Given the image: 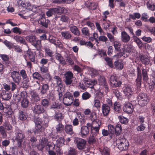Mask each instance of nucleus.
<instances>
[{
    "label": "nucleus",
    "instance_id": "obj_26",
    "mask_svg": "<svg viewBox=\"0 0 155 155\" xmlns=\"http://www.w3.org/2000/svg\"><path fill=\"white\" fill-rule=\"evenodd\" d=\"M97 125L95 126V124L91 128V131L92 135H96L98 134L99 130L100 127V124L97 123Z\"/></svg>",
    "mask_w": 155,
    "mask_h": 155
},
{
    "label": "nucleus",
    "instance_id": "obj_63",
    "mask_svg": "<svg viewBox=\"0 0 155 155\" xmlns=\"http://www.w3.org/2000/svg\"><path fill=\"white\" fill-rule=\"evenodd\" d=\"M95 135H92L89 137L88 142L90 143H95L96 141V139L95 137Z\"/></svg>",
    "mask_w": 155,
    "mask_h": 155
},
{
    "label": "nucleus",
    "instance_id": "obj_60",
    "mask_svg": "<svg viewBox=\"0 0 155 155\" xmlns=\"http://www.w3.org/2000/svg\"><path fill=\"white\" fill-rule=\"evenodd\" d=\"M126 50L125 49V48H123L120 51L121 54L125 58L127 57L129 55L128 53L127 52H126Z\"/></svg>",
    "mask_w": 155,
    "mask_h": 155
},
{
    "label": "nucleus",
    "instance_id": "obj_51",
    "mask_svg": "<svg viewBox=\"0 0 155 155\" xmlns=\"http://www.w3.org/2000/svg\"><path fill=\"white\" fill-rule=\"evenodd\" d=\"M50 108L51 109L58 110L60 108V106L58 103H53L51 105Z\"/></svg>",
    "mask_w": 155,
    "mask_h": 155
},
{
    "label": "nucleus",
    "instance_id": "obj_7",
    "mask_svg": "<svg viewBox=\"0 0 155 155\" xmlns=\"http://www.w3.org/2000/svg\"><path fill=\"white\" fill-rule=\"evenodd\" d=\"M50 43L57 46L60 48H63V46L62 44L58 39L52 35H49V38L47 39Z\"/></svg>",
    "mask_w": 155,
    "mask_h": 155
},
{
    "label": "nucleus",
    "instance_id": "obj_6",
    "mask_svg": "<svg viewBox=\"0 0 155 155\" xmlns=\"http://www.w3.org/2000/svg\"><path fill=\"white\" fill-rule=\"evenodd\" d=\"M120 143L118 144L117 147L120 151L125 150L127 149L128 141L124 137L120 138L119 139Z\"/></svg>",
    "mask_w": 155,
    "mask_h": 155
},
{
    "label": "nucleus",
    "instance_id": "obj_52",
    "mask_svg": "<svg viewBox=\"0 0 155 155\" xmlns=\"http://www.w3.org/2000/svg\"><path fill=\"white\" fill-rule=\"evenodd\" d=\"M40 143L42 144L43 145L44 147L45 146H48L49 147H50L48 144L49 142L48 140L45 138H42Z\"/></svg>",
    "mask_w": 155,
    "mask_h": 155
},
{
    "label": "nucleus",
    "instance_id": "obj_13",
    "mask_svg": "<svg viewBox=\"0 0 155 155\" xmlns=\"http://www.w3.org/2000/svg\"><path fill=\"white\" fill-rule=\"evenodd\" d=\"M123 111L127 114H130L134 110V107L131 103L130 102L125 103L123 107Z\"/></svg>",
    "mask_w": 155,
    "mask_h": 155
},
{
    "label": "nucleus",
    "instance_id": "obj_39",
    "mask_svg": "<svg viewBox=\"0 0 155 155\" xmlns=\"http://www.w3.org/2000/svg\"><path fill=\"white\" fill-rule=\"evenodd\" d=\"M32 77L34 79L41 81H43L44 79L41 75L38 72L34 73L32 74Z\"/></svg>",
    "mask_w": 155,
    "mask_h": 155
},
{
    "label": "nucleus",
    "instance_id": "obj_32",
    "mask_svg": "<svg viewBox=\"0 0 155 155\" xmlns=\"http://www.w3.org/2000/svg\"><path fill=\"white\" fill-rule=\"evenodd\" d=\"M54 118L58 122H60L63 119L62 114L60 111L55 112Z\"/></svg>",
    "mask_w": 155,
    "mask_h": 155
},
{
    "label": "nucleus",
    "instance_id": "obj_47",
    "mask_svg": "<svg viewBox=\"0 0 155 155\" xmlns=\"http://www.w3.org/2000/svg\"><path fill=\"white\" fill-rule=\"evenodd\" d=\"M28 99L24 98L21 102V106L23 107L26 108L28 107Z\"/></svg>",
    "mask_w": 155,
    "mask_h": 155
},
{
    "label": "nucleus",
    "instance_id": "obj_38",
    "mask_svg": "<svg viewBox=\"0 0 155 155\" xmlns=\"http://www.w3.org/2000/svg\"><path fill=\"white\" fill-rule=\"evenodd\" d=\"M32 45H33L36 49V50L39 51L40 50L41 47V40H37L33 44H32Z\"/></svg>",
    "mask_w": 155,
    "mask_h": 155
},
{
    "label": "nucleus",
    "instance_id": "obj_55",
    "mask_svg": "<svg viewBox=\"0 0 155 155\" xmlns=\"http://www.w3.org/2000/svg\"><path fill=\"white\" fill-rule=\"evenodd\" d=\"M105 61L107 62L108 65L111 68L113 67L112 59L108 57H106L104 58Z\"/></svg>",
    "mask_w": 155,
    "mask_h": 155
},
{
    "label": "nucleus",
    "instance_id": "obj_57",
    "mask_svg": "<svg viewBox=\"0 0 155 155\" xmlns=\"http://www.w3.org/2000/svg\"><path fill=\"white\" fill-rule=\"evenodd\" d=\"M13 48L15 51L20 54H21L22 52V50L21 48L18 45L13 46Z\"/></svg>",
    "mask_w": 155,
    "mask_h": 155
},
{
    "label": "nucleus",
    "instance_id": "obj_8",
    "mask_svg": "<svg viewBox=\"0 0 155 155\" xmlns=\"http://www.w3.org/2000/svg\"><path fill=\"white\" fill-rule=\"evenodd\" d=\"M32 110L34 114L38 115L43 114L45 112V108L40 104H36L32 107Z\"/></svg>",
    "mask_w": 155,
    "mask_h": 155
},
{
    "label": "nucleus",
    "instance_id": "obj_25",
    "mask_svg": "<svg viewBox=\"0 0 155 155\" xmlns=\"http://www.w3.org/2000/svg\"><path fill=\"white\" fill-rule=\"evenodd\" d=\"M121 40L122 41L127 43L130 40V37L129 35L125 31H123L121 33Z\"/></svg>",
    "mask_w": 155,
    "mask_h": 155
},
{
    "label": "nucleus",
    "instance_id": "obj_61",
    "mask_svg": "<svg viewBox=\"0 0 155 155\" xmlns=\"http://www.w3.org/2000/svg\"><path fill=\"white\" fill-rule=\"evenodd\" d=\"M12 31L14 33H18L20 35L21 33L22 30L20 28L17 27H15L12 29Z\"/></svg>",
    "mask_w": 155,
    "mask_h": 155
},
{
    "label": "nucleus",
    "instance_id": "obj_31",
    "mask_svg": "<svg viewBox=\"0 0 155 155\" xmlns=\"http://www.w3.org/2000/svg\"><path fill=\"white\" fill-rule=\"evenodd\" d=\"M40 104L43 107L47 108L50 105V103L48 99L45 98L41 100Z\"/></svg>",
    "mask_w": 155,
    "mask_h": 155
},
{
    "label": "nucleus",
    "instance_id": "obj_56",
    "mask_svg": "<svg viewBox=\"0 0 155 155\" xmlns=\"http://www.w3.org/2000/svg\"><path fill=\"white\" fill-rule=\"evenodd\" d=\"M91 95L87 92L83 93L82 96V98L83 100H86L90 98Z\"/></svg>",
    "mask_w": 155,
    "mask_h": 155
},
{
    "label": "nucleus",
    "instance_id": "obj_11",
    "mask_svg": "<svg viewBox=\"0 0 155 155\" xmlns=\"http://www.w3.org/2000/svg\"><path fill=\"white\" fill-rule=\"evenodd\" d=\"M110 82L111 86L114 87H119L122 83L120 81H117L116 77L114 75H111L110 78Z\"/></svg>",
    "mask_w": 155,
    "mask_h": 155
},
{
    "label": "nucleus",
    "instance_id": "obj_62",
    "mask_svg": "<svg viewBox=\"0 0 155 155\" xmlns=\"http://www.w3.org/2000/svg\"><path fill=\"white\" fill-rule=\"evenodd\" d=\"M112 92L117 98H118L120 97V93L117 89L115 88L113 89H112Z\"/></svg>",
    "mask_w": 155,
    "mask_h": 155
},
{
    "label": "nucleus",
    "instance_id": "obj_48",
    "mask_svg": "<svg viewBox=\"0 0 155 155\" xmlns=\"http://www.w3.org/2000/svg\"><path fill=\"white\" fill-rule=\"evenodd\" d=\"M129 16L130 18L133 20H135L136 18H139L141 16V15L138 13H134V15H130Z\"/></svg>",
    "mask_w": 155,
    "mask_h": 155
},
{
    "label": "nucleus",
    "instance_id": "obj_3",
    "mask_svg": "<svg viewBox=\"0 0 155 155\" xmlns=\"http://www.w3.org/2000/svg\"><path fill=\"white\" fill-rule=\"evenodd\" d=\"M34 121L35 124V130L34 131V134H38L43 131V129L41 124L42 123V119L38 117H35Z\"/></svg>",
    "mask_w": 155,
    "mask_h": 155
},
{
    "label": "nucleus",
    "instance_id": "obj_46",
    "mask_svg": "<svg viewBox=\"0 0 155 155\" xmlns=\"http://www.w3.org/2000/svg\"><path fill=\"white\" fill-rule=\"evenodd\" d=\"M118 118L122 124H126L128 122V119L122 116H119Z\"/></svg>",
    "mask_w": 155,
    "mask_h": 155
},
{
    "label": "nucleus",
    "instance_id": "obj_37",
    "mask_svg": "<svg viewBox=\"0 0 155 155\" xmlns=\"http://www.w3.org/2000/svg\"><path fill=\"white\" fill-rule=\"evenodd\" d=\"M14 39L18 42L24 44H26L25 39L21 37L16 35L14 37Z\"/></svg>",
    "mask_w": 155,
    "mask_h": 155
},
{
    "label": "nucleus",
    "instance_id": "obj_36",
    "mask_svg": "<svg viewBox=\"0 0 155 155\" xmlns=\"http://www.w3.org/2000/svg\"><path fill=\"white\" fill-rule=\"evenodd\" d=\"M26 55L31 61L35 62V54L32 52L28 50L26 52Z\"/></svg>",
    "mask_w": 155,
    "mask_h": 155
},
{
    "label": "nucleus",
    "instance_id": "obj_1",
    "mask_svg": "<svg viewBox=\"0 0 155 155\" xmlns=\"http://www.w3.org/2000/svg\"><path fill=\"white\" fill-rule=\"evenodd\" d=\"M137 77L136 79V81L137 86L140 87L141 84L142 74L141 70L139 67H138L137 68ZM142 73L143 81L145 82H147L149 78L146 70L143 68H142Z\"/></svg>",
    "mask_w": 155,
    "mask_h": 155
},
{
    "label": "nucleus",
    "instance_id": "obj_33",
    "mask_svg": "<svg viewBox=\"0 0 155 155\" xmlns=\"http://www.w3.org/2000/svg\"><path fill=\"white\" fill-rule=\"evenodd\" d=\"M6 116L7 117L11 118L13 122L15 121L14 120L15 116L14 114L13 111L12 110H8L6 112Z\"/></svg>",
    "mask_w": 155,
    "mask_h": 155
},
{
    "label": "nucleus",
    "instance_id": "obj_9",
    "mask_svg": "<svg viewBox=\"0 0 155 155\" xmlns=\"http://www.w3.org/2000/svg\"><path fill=\"white\" fill-rule=\"evenodd\" d=\"M74 142L77 144L78 148L79 150H82L85 148L86 141L83 139L77 137L74 140Z\"/></svg>",
    "mask_w": 155,
    "mask_h": 155
},
{
    "label": "nucleus",
    "instance_id": "obj_27",
    "mask_svg": "<svg viewBox=\"0 0 155 155\" xmlns=\"http://www.w3.org/2000/svg\"><path fill=\"white\" fill-rule=\"evenodd\" d=\"M25 93L23 92H21L20 94H14L13 95V97L15 101L17 102L20 101L21 98L23 99L25 97Z\"/></svg>",
    "mask_w": 155,
    "mask_h": 155
},
{
    "label": "nucleus",
    "instance_id": "obj_10",
    "mask_svg": "<svg viewBox=\"0 0 155 155\" xmlns=\"http://www.w3.org/2000/svg\"><path fill=\"white\" fill-rule=\"evenodd\" d=\"M38 23L45 28H48V25L50 24V20L45 18L44 15L39 19Z\"/></svg>",
    "mask_w": 155,
    "mask_h": 155
},
{
    "label": "nucleus",
    "instance_id": "obj_45",
    "mask_svg": "<svg viewBox=\"0 0 155 155\" xmlns=\"http://www.w3.org/2000/svg\"><path fill=\"white\" fill-rule=\"evenodd\" d=\"M20 74L23 79H26V81L27 82H29V79L27 78V75L26 73V71L25 70H21L20 71Z\"/></svg>",
    "mask_w": 155,
    "mask_h": 155
},
{
    "label": "nucleus",
    "instance_id": "obj_14",
    "mask_svg": "<svg viewBox=\"0 0 155 155\" xmlns=\"http://www.w3.org/2000/svg\"><path fill=\"white\" fill-rule=\"evenodd\" d=\"M31 94V103L32 104H35L39 101L40 98L37 93L34 91H32Z\"/></svg>",
    "mask_w": 155,
    "mask_h": 155
},
{
    "label": "nucleus",
    "instance_id": "obj_50",
    "mask_svg": "<svg viewBox=\"0 0 155 155\" xmlns=\"http://www.w3.org/2000/svg\"><path fill=\"white\" fill-rule=\"evenodd\" d=\"M94 105L95 106L97 109H100L101 107V102L100 100L97 99H96L95 98V100L94 101Z\"/></svg>",
    "mask_w": 155,
    "mask_h": 155
},
{
    "label": "nucleus",
    "instance_id": "obj_4",
    "mask_svg": "<svg viewBox=\"0 0 155 155\" xmlns=\"http://www.w3.org/2000/svg\"><path fill=\"white\" fill-rule=\"evenodd\" d=\"M123 91L125 95L129 100H132L134 98L133 89L130 86L125 85L123 88Z\"/></svg>",
    "mask_w": 155,
    "mask_h": 155
},
{
    "label": "nucleus",
    "instance_id": "obj_58",
    "mask_svg": "<svg viewBox=\"0 0 155 155\" xmlns=\"http://www.w3.org/2000/svg\"><path fill=\"white\" fill-rule=\"evenodd\" d=\"M102 153L104 155H110V150L108 147H104L102 150Z\"/></svg>",
    "mask_w": 155,
    "mask_h": 155
},
{
    "label": "nucleus",
    "instance_id": "obj_5",
    "mask_svg": "<svg viewBox=\"0 0 155 155\" xmlns=\"http://www.w3.org/2000/svg\"><path fill=\"white\" fill-rule=\"evenodd\" d=\"M73 97L69 92H67L63 95V104L67 106L70 105L73 102Z\"/></svg>",
    "mask_w": 155,
    "mask_h": 155
},
{
    "label": "nucleus",
    "instance_id": "obj_20",
    "mask_svg": "<svg viewBox=\"0 0 155 155\" xmlns=\"http://www.w3.org/2000/svg\"><path fill=\"white\" fill-rule=\"evenodd\" d=\"M110 107L107 104H103L101 106V109L103 115L107 116L110 110Z\"/></svg>",
    "mask_w": 155,
    "mask_h": 155
},
{
    "label": "nucleus",
    "instance_id": "obj_40",
    "mask_svg": "<svg viewBox=\"0 0 155 155\" xmlns=\"http://www.w3.org/2000/svg\"><path fill=\"white\" fill-rule=\"evenodd\" d=\"M82 34L84 35L87 37H89L90 33L87 27H84L81 30Z\"/></svg>",
    "mask_w": 155,
    "mask_h": 155
},
{
    "label": "nucleus",
    "instance_id": "obj_54",
    "mask_svg": "<svg viewBox=\"0 0 155 155\" xmlns=\"http://www.w3.org/2000/svg\"><path fill=\"white\" fill-rule=\"evenodd\" d=\"M0 133L3 137H6V131L4 127L2 126H0Z\"/></svg>",
    "mask_w": 155,
    "mask_h": 155
},
{
    "label": "nucleus",
    "instance_id": "obj_18",
    "mask_svg": "<svg viewBox=\"0 0 155 155\" xmlns=\"http://www.w3.org/2000/svg\"><path fill=\"white\" fill-rule=\"evenodd\" d=\"M54 19L55 20L66 22L69 20V18L68 16L65 15H56L54 18Z\"/></svg>",
    "mask_w": 155,
    "mask_h": 155
},
{
    "label": "nucleus",
    "instance_id": "obj_44",
    "mask_svg": "<svg viewBox=\"0 0 155 155\" xmlns=\"http://www.w3.org/2000/svg\"><path fill=\"white\" fill-rule=\"evenodd\" d=\"M134 41L137 44L138 46L140 47L142 46V44L140 40L136 35L133 37Z\"/></svg>",
    "mask_w": 155,
    "mask_h": 155
},
{
    "label": "nucleus",
    "instance_id": "obj_64",
    "mask_svg": "<svg viewBox=\"0 0 155 155\" xmlns=\"http://www.w3.org/2000/svg\"><path fill=\"white\" fill-rule=\"evenodd\" d=\"M76 152L74 148H70L68 155H76Z\"/></svg>",
    "mask_w": 155,
    "mask_h": 155
},
{
    "label": "nucleus",
    "instance_id": "obj_42",
    "mask_svg": "<svg viewBox=\"0 0 155 155\" xmlns=\"http://www.w3.org/2000/svg\"><path fill=\"white\" fill-rule=\"evenodd\" d=\"M64 139L63 137H60L56 140L57 146L61 147L64 145Z\"/></svg>",
    "mask_w": 155,
    "mask_h": 155
},
{
    "label": "nucleus",
    "instance_id": "obj_15",
    "mask_svg": "<svg viewBox=\"0 0 155 155\" xmlns=\"http://www.w3.org/2000/svg\"><path fill=\"white\" fill-rule=\"evenodd\" d=\"M55 128L57 133L60 134L62 136H63L65 135V133L64 130V127L61 122H59L56 125Z\"/></svg>",
    "mask_w": 155,
    "mask_h": 155
},
{
    "label": "nucleus",
    "instance_id": "obj_53",
    "mask_svg": "<svg viewBox=\"0 0 155 155\" xmlns=\"http://www.w3.org/2000/svg\"><path fill=\"white\" fill-rule=\"evenodd\" d=\"M114 45L116 50L117 51L120 50L121 45V44L120 42L114 41Z\"/></svg>",
    "mask_w": 155,
    "mask_h": 155
},
{
    "label": "nucleus",
    "instance_id": "obj_12",
    "mask_svg": "<svg viewBox=\"0 0 155 155\" xmlns=\"http://www.w3.org/2000/svg\"><path fill=\"white\" fill-rule=\"evenodd\" d=\"M64 76L65 77V82L67 85H70L72 82V79L73 78V74L70 71L66 72Z\"/></svg>",
    "mask_w": 155,
    "mask_h": 155
},
{
    "label": "nucleus",
    "instance_id": "obj_24",
    "mask_svg": "<svg viewBox=\"0 0 155 155\" xmlns=\"http://www.w3.org/2000/svg\"><path fill=\"white\" fill-rule=\"evenodd\" d=\"M11 97V94L8 91H2L1 93V97L5 100H8Z\"/></svg>",
    "mask_w": 155,
    "mask_h": 155
},
{
    "label": "nucleus",
    "instance_id": "obj_30",
    "mask_svg": "<svg viewBox=\"0 0 155 155\" xmlns=\"http://www.w3.org/2000/svg\"><path fill=\"white\" fill-rule=\"evenodd\" d=\"M62 37L66 39H69L71 37V35L70 32L68 31H65L61 32Z\"/></svg>",
    "mask_w": 155,
    "mask_h": 155
},
{
    "label": "nucleus",
    "instance_id": "obj_16",
    "mask_svg": "<svg viewBox=\"0 0 155 155\" xmlns=\"http://www.w3.org/2000/svg\"><path fill=\"white\" fill-rule=\"evenodd\" d=\"M25 136L21 131H19L17 134L16 136V139L18 141V146L19 147L22 142L24 140Z\"/></svg>",
    "mask_w": 155,
    "mask_h": 155
},
{
    "label": "nucleus",
    "instance_id": "obj_17",
    "mask_svg": "<svg viewBox=\"0 0 155 155\" xmlns=\"http://www.w3.org/2000/svg\"><path fill=\"white\" fill-rule=\"evenodd\" d=\"M11 76L13 80L16 83H18L21 79L19 73L16 71H13L11 73Z\"/></svg>",
    "mask_w": 155,
    "mask_h": 155
},
{
    "label": "nucleus",
    "instance_id": "obj_2",
    "mask_svg": "<svg viewBox=\"0 0 155 155\" xmlns=\"http://www.w3.org/2000/svg\"><path fill=\"white\" fill-rule=\"evenodd\" d=\"M137 98L138 104L141 107L146 105L150 101L147 94L144 93H140Z\"/></svg>",
    "mask_w": 155,
    "mask_h": 155
},
{
    "label": "nucleus",
    "instance_id": "obj_19",
    "mask_svg": "<svg viewBox=\"0 0 155 155\" xmlns=\"http://www.w3.org/2000/svg\"><path fill=\"white\" fill-rule=\"evenodd\" d=\"M89 131V130L87 127L85 126H83L81 127L79 134L82 137L84 138L87 136Z\"/></svg>",
    "mask_w": 155,
    "mask_h": 155
},
{
    "label": "nucleus",
    "instance_id": "obj_34",
    "mask_svg": "<svg viewBox=\"0 0 155 155\" xmlns=\"http://www.w3.org/2000/svg\"><path fill=\"white\" fill-rule=\"evenodd\" d=\"M64 8L61 7H58L52 9L54 13L57 14L62 13L64 12Z\"/></svg>",
    "mask_w": 155,
    "mask_h": 155
},
{
    "label": "nucleus",
    "instance_id": "obj_41",
    "mask_svg": "<svg viewBox=\"0 0 155 155\" xmlns=\"http://www.w3.org/2000/svg\"><path fill=\"white\" fill-rule=\"evenodd\" d=\"M114 109L116 112H119L121 110V105L118 102H115L114 104Z\"/></svg>",
    "mask_w": 155,
    "mask_h": 155
},
{
    "label": "nucleus",
    "instance_id": "obj_49",
    "mask_svg": "<svg viewBox=\"0 0 155 155\" xmlns=\"http://www.w3.org/2000/svg\"><path fill=\"white\" fill-rule=\"evenodd\" d=\"M142 137L141 136H137L134 139L135 142L137 144H140L142 142Z\"/></svg>",
    "mask_w": 155,
    "mask_h": 155
},
{
    "label": "nucleus",
    "instance_id": "obj_29",
    "mask_svg": "<svg viewBox=\"0 0 155 155\" xmlns=\"http://www.w3.org/2000/svg\"><path fill=\"white\" fill-rule=\"evenodd\" d=\"M70 30L74 35L78 36L80 35V31L76 26H70Z\"/></svg>",
    "mask_w": 155,
    "mask_h": 155
},
{
    "label": "nucleus",
    "instance_id": "obj_28",
    "mask_svg": "<svg viewBox=\"0 0 155 155\" xmlns=\"http://www.w3.org/2000/svg\"><path fill=\"white\" fill-rule=\"evenodd\" d=\"M28 117V115L26 112L21 110H19L18 113V118L21 120H26Z\"/></svg>",
    "mask_w": 155,
    "mask_h": 155
},
{
    "label": "nucleus",
    "instance_id": "obj_43",
    "mask_svg": "<svg viewBox=\"0 0 155 155\" xmlns=\"http://www.w3.org/2000/svg\"><path fill=\"white\" fill-rule=\"evenodd\" d=\"M26 39L32 44L34 43L37 40L35 36L34 35H31L28 37Z\"/></svg>",
    "mask_w": 155,
    "mask_h": 155
},
{
    "label": "nucleus",
    "instance_id": "obj_22",
    "mask_svg": "<svg viewBox=\"0 0 155 155\" xmlns=\"http://www.w3.org/2000/svg\"><path fill=\"white\" fill-rule=\"evenodd\" d=\"M49 86L48 83H43L41 87L40 93L42 95L46 94L49 90Z\"/></svg>",
    "mask_w": 155,
    "mask_h": 155
},
{
    "label": "nucleus",
    "instance_id": "obj_23",
    "mask_svg": "<svg viewBox=\"0 0 155 155\" xmlns=\"http://www.w3.org/2000/svg\"><path fill=\"white\" fill-rule=\"evenodd\" d=\"M64 130L66 133L70 135L74 134L73 126L71 125L66 124L64 127Z\"/></svg>",
    "mask_w": 155,
    "mask_h": 155
},
{
    "label": "nucleus",
    "instance_id": "obj_35",
    "mask_svg": "<svg viewBox=\"0 0 155 155\" xmlns=\"http://www.w3.org/2000/svg\"><path fill=\"white\" fill-rule=\"evenodd\" d=\"M122 132V127L120 124L116 125L115 128L114 132L115 134L117 136L119 135Z\"/></svg>",
    "mask_w": 155,
    "mask_h": 155
},
{
    "label": "nucleus",
    "instance_id": "obj_59",
    "mask_svg": "<svg viewBox=\"0 0 155 155\" xmlns=\"http://www.w3.org/2000/svg\"><path fill=\"white\" fill-rule=\"evenodd\" d=\"M45 52L47 55L51 58H53L54 56V52L52 51L48 48H46L45 50Z\"/></svg>",
    "mask_w": 155,
    "mask_h": 155
},
{
    "label": "nucleus",
    "instance_id": "obj_21",
    "mask_svg": "<svg viewBox=\"0 0 155 155\" xmlns=\"http://www.w3.org/2000/svg\"><path fill=\"white\" fill-rule=\"evenodd\" d=\"M139 59L141 62L145 65H148L150 62V60L147 55L141 54L139 55Z\"/></svg>",
    "mask_w": 155,
    "mask_h": 155
}]
</instances>
